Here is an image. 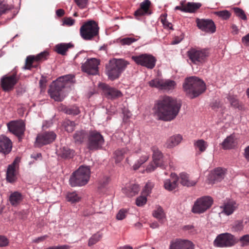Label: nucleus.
Listing matches in <instances>:
<instances>
[{
	"instance_id": "obj_47",
	"label": "nucleus",
	"mask_w": 249,
	"mask_h": 249,
	"mask_svg": "<svg viewBox=\"0 0 249 249\" xmlns=\"http://www.w3.org/2000/svg\"><path fill=\"white\" fill-rule=\"evenodd\" d=\"M149 159V156L144 155L142 156L137 162L133 165V169L137 170L142 164L144 163Z\"/></svg>"
},
{
	"instance_id": "obj_57",
	"label": "nucleus",
	"mask_w": 249,
	"mask_h": 249,
	"mask_svg": "<svg viewBox=\"0 0 249 249\" xmlns=\"http://www.w3.org/2000/svg\"><path fill=\"white\" fill-rule=\"evenodd\" d=\"M8 239L4 236L0 235V247H5L8 245Z\"/></svg>"
},
{
	"instance_id": "obj_10",
	"label": "nucleus",
	"mask_w": 249,
	"mask_h": 249,
	"mask_svg": "<svg viewBox=\"0 0 249 249\" xmlns=\"http://www.w3.org/2000/svg\"><path fill=\"white\" fill-rule=\"evenodd\" d=\"M132 59L138 65L152 69L156 63V59L152 55L147 53L141 54L132 56Z\"/></svg>"
},
{
	"instance_id": "obj_44",
	"label": "nucleus",
	"mask_w": 249,
	"mask_h": 249,
	"mask_svg": "<svg viewBox=\"0 0 249 249\" xmlns=\"http://www.w3.org/2000/svg\"><path fill=\"white\" fill-rule=\"evenodd\" d=\"M13 9L11 5H9L3 1H0V17L8 13Z\"/></svg>"
},
{
	"instance_id": "obj_46",
	"label": "nucleus",
	"mask_w": 249,
	"mask_h": 249,
	"mask_svg": "<svg viewBox=\"0 0 249 249\" xmlns=\"http://www.w3.org/2000/svg\"><path fill=\"white\" fill-rule=\"evenodd\" d=\"M73 77L71 75H67L59 77L56 82H60L63 83L64 88L65 87L66 84L67 82L72 80Z\"/></svg>"
},
{
	"instance_id": "obj_6",
	"label": "nucleus",
	"mask_w": 249,
	"mask_h": 249,
	"mask_svg": "<svg viewBox=\"0 0 249 249\" xmlns=\"http://www.w3.org/2000/svg\"><path fill=\"white\" fill-rule=\"evenodd\" d=\"M87 148L90 151L101 149L104 144L103 136L96 130H90L88 133Z\"/></svg>"
},
{
	"instance_id": "obj_40",
	"label": "nucleus",
	"mask_w": 249,
	"mask_h": 249,
	"mask_svg": "<svg viewBox=\"0 0 249 249\" xmlns=\"http://www.w3.org/2000/svg\"><path fill=\"white\" fill-rule=\"evenodd\" d=\"M194 146L196 148H198L201 152H203L206 150L208 144L206 142L201 139L195 141Z\"/></svg>"
},
{
	"instance_id": "obj_45",
	"label": "nucleus",
	"mask_w": 249,
	"mask_h": 249,
	"mask_svg": "<svg viewBox=\"0 0 249 249\" xmlns=\"http://www.w3.org/2000/svg\"><path fill=\"white\" fill-rule=\"evenodd\" d=\"M215 14L224 20L229 19L231 16V13L227 10L217 11L215 13Z\"/></svg>"
},
{
	"instance_id": "obj_61",
	"label": "nucleus",
	"mask_w": 249,
	"mask_h": 249,
	"mask_svg": "<svg viewBox=\"0 0 249 249\" xmlns=\"http://www.w3.org/2000/svg\"><path fill=\"white\" fill-rule=\"evenodd\" d=\"M243 43L246 46H249V33L242 38Z\"/></svg>"
},
{
	"instance_id": "obj_35",
	"label": "nucleus",
	"mask_w": 249,
	"mask_h": 249,
	"mask_svg": "<svg viewBox=\"0 0 249 249\" xmlns=\"http://www.w3.org/2000/svg\"><path fill=\"white\" fill-rule=\"evenodd\" d=\"M73 45L69 43H60L55 46L57 53L61 55H65L69 48H72Z\"/></svg>"
},
{
	"instance_id": "obj_22",
	"label": "nucleus",
	"mask_w": 249,
	"mask_h": 249,
	"mask_svg": "<svg viewBox=\"0 0 249 249\" xmlns=\"http://www.w3.org/2000/svg\"><path fill=\"white\" fill-rule=\"evenodd\" d=\"M170 249H194L193 244L188 240H177L171 244Z\"/></svg>"
},
{
	"instance_id": "obj_5",
	"label": "nucleus",
	"mask_w": 249,
	"mask_h": 249,
	"mask_svg": "<svg viewBox=\"0 0 249 249\" xmlns=\"http://www.w3.org/2000/svg\"><path fill=\"white\" fill-rule=\"evenodd\" d=\"M90 171L88 166H80L71 175L69 183L71 187L82 186L88 182L90 178Z\"/></svg>"
},
{
	"instance_id": "obj_41",
	"label": "nucleus",
	"mask_w": 249,
	"mask_h": 249,
	"mask_svg": "<svg viewBox=\"0 0 249 249\" xmlns=\"http://www.w3.org/2000/svg\"><path fill=\"white\" fill-rule=\"evenodd\" d=\"M81 197L75 192H70L67 195V200L71 203H76L80 200Z\"/></svg>"
},
{
	"instance_id": "obj_30",
	"label": "nucleus",
	"mask_w": 249,
	"mask_h": 249,
	"mask_svg": "<svg viewBox=\"0 0 249 249\" xmlns=\"http://www.w3.org/2000/svg\"><path fill=\"white\" fill-rule=\"evenodd\" d=\"M16 165L17 163L15 160L12 164L8 166L7 168L6 178L7 180L10 182H13L15 180Z\"/></svg>"
},
{
	"instance_id": "obj_62",
	"label": "nucleus",
	"mask_w": 249,
	"mask_h": 249,
	"mask_svg": "<svg viewBox=\"0 0 249 249\" xmlns=\"http://www.w3.org/2000/svg\"><path fill=\"white\" fill-rule=\"evenodd\" d=\"M109 181V178L106 177L100 183V187L104 188L107 185Z\"/></svg>"
},
{
	"instance_id": "obj_49",
	"label": "nucleus",
	"mask_w": 249,
	"mask_h": 249,
	"mask_svg": "<svg viewBox=\"0 0 249 249\" xmlns=\"http://www.w3.org/2000/svg\"><path fill=\"white\" fill-rule=\"evenodd\" d=\"M229 101H230L231 105L235 108H239L240 107V103L238 100L235 97L229 95L228 98Z\"/></svg>"
},
{
	"instance_id": "obj_53",
	"label": "nucleus",
	"mask_w": 249,
	"mask_h": 249,
	"mask_svg": "<svg viewBox=\"0 0 249 249\" xmlns=\"http://www.w3.org/2000/svg\"><path fill=\"white\" fill-rule=\"evenodd\" d=\"M153 187V184L151 182H148L146 184L144 189L142 191V194L144 195H148L151 192V190Z\"/></svg>"
},
{
	"instance_id": "obj_39",
	"label": "nucleus",
	"mask_w": 249,
	"mask_h": 249,
	"mask_svg": "<svg viewBox=\"0 0 249 249\" xmlns=\"http://www.w3.org/2000/svg\"><path fill=\"white\" fill-rule=\"evenodd\" d=\"M103 234L100 232L93 234L89 240L88 246L91 247L99 242L102 238Z\"/></svg>"
},
{
	"instance_id": "obj_21",
	"label": "nucleus",
	"mask_w": 249,
	"mask_h": 249,
	"mask_svg": "<svg viewBox=\"0 0 249 249\" xmlns=\"http://www.w3.org/2000/svg\"><path fill=\"white\" fill-rule=\"evenodd\" d=\"M151 2L149 0H144L140 3V8L134 13V16L138 19L140 17L145 15H151L152 12L150 10Z\"/></svg>"
},
{
	"instance_id": "obj_11",
	"label": "nucleus",
	"mask_w": 249,
	"mask_h": 249,
	"mask_svg": "<svg viewBox=\"0 0 249 249\" xmlns=\"http://www.w3.org/2000/svg\"><path fill=\"white\" fill-rule=\"evenodd\" d=\"M149 86L152 88H156L160 90L169 91L175 89L176 82L170 79H160L156 78L151 80L148 83Z\"/></svg>"
},
{
	"instance_id": "obj_55",
	"label": "nucleus",
	"mask_w": 249,
	"mask_h": 249,
	"mask_svg": "<svg viewBox=\"0 0 249 249\" xmlns=\"http://www.w3.org/2000/svg\"><path fill=\"white\" fill-rule=\"evenodd\" d=\"M240 242L242 246H247L249 245V234H246L242 236L240 239Z\"/></svg>"
},
{
	"instance_id": "obj_16",
	"label": "nucleus",
	"mask_w": 249,
	"mask_h": 249,
	"mask_svg": "<svg viewBox=\"0 0 249 249\" xmlns=\"http://www.w3.org/2000/svg\"><path fill=\"white\" fill-rule=\"evenodd\" d=\"M100 61L97 59L92 58L88 59L82 64L81 69L82 71L89 74L96 75L98 73V65Z\"/></svg>"
},
{
	"instance_id": "obj_25",
	"label": "nucleus",
	"mask_w": 249,
	"mask_h": 249,
	"mask_svg": "<svg viewBox=\"0 0 249 249\" xmlns=\"http://www.w3.org/2000/svg\"><path fill=\"white\" fill-rule=\"evenodd\" d=\"M140 188L138 184H130L123 189V192L128 197H132L137 195L140 191Z\"/></svg>"
},
{
	"instance_id": "obj_33",
	"label": "nucleus",
	"mask_w": 249,
	"mask_h": 249,
	"mask_svg": "<svg viewBox=\"0 0 249 249\" xmlns=\"http://www.w3.org/2000/svg\"><path fill=\"white\" fill-rule=\"evenodd\" d=\"M22 199V196L21 193L18 192L12 193L9 196V201L13 206L18 205Z\"/></svg>"
},
{
	"instance_id": "obj_28",
	"label": "nucleus",
	"mask_w": 249,
	"mask_h": 249,
	"mask_svg": "<svg viewBox=\"0 0 249 249\" xmlns=\"http://www.w3.org/2000/svg\"><path fill=\"white\" fill-rule=\"evenodd\" d=\"M127 148H123L117 149L113 153V159L116 163H120L124 158V155L128 152Z\"/></svg>"
},
{
	"instance_id": "obj_12",
	"label": "nucleus",
	"mask_w": 249,
	"mask_h": 249,
	"mask_svg": "<svg viewBox=\"0 0 249 249\" xmlns=\"http://www.w3.org/2000/svg\"><path fill=\"white\" fill-rule=\"evenodd\" d=\"M234 244V236L229 233L219 234L213 241L214 246L219 248L231 247Z\"/></svg>"
},
{
	"instance_id": "obj_26",
	"label": "nucleus",
	"mask_w": 249,
	"mask_h": 249,
	"mask_svg": "<svg viewBox=\"0 0 249 249\" xmlns=\"http://www.w3.org/2000/svg\"><path fill=\"white\" fill-rule=\"evenodd\" d=\"M237 144L236 139L233 135L227 137L222 143L223 149H230L234 147Z\"/></svg>"
},
{
	"instance_id": "obj_56",
	"label": "nucleus",
	"mask_w": 249,
	"mask_h": 249,
	"mask_svg": "<svg viewBox=\"0 0 249 249\" xmlns=\"http://www.w3.org/2000/svg\"><path fill=\"white\" fill-rule=\"evenodd\" d=\"M135 39L132 37H125L121 40V43L122 45H129L135 41Z\"/></svg>"
},
{
	"instance_id": "obj_24",
	"label": "nucleus",
	"mask_w": 249,
	"mask_h": 249,
	"mask_svg": "<svg viewBox=\"0 0 249 249\" xmlns=\"http://www.w3.org/2000/svg\"><path fill=\"white\" fill-rule=\"evenodd\" d=\"M171 178L166 179L164 182V186L165 189L172 191L175 189L178 185V178L175 174L172 173Z\"/></svg>"
},
{
	"instance_id": "obj_64",
	"label": "nucleus",
	"mask_w": 249,
	"mask_h": 249,
	"mask_svg": "<svg viewBox=\"0 0 249 249\" xmlns=\"http://www.w3.org/2000/svg\"><path fill=\"white\" fill-rule=\"evenodd\" d=\"M180 4H181V6H177L175 7V9L176 10H180L181 11L185 12V11H184V10H186V9L185 4H183V2H181L180 3Z\"/></svg>"
},
{
	"instance_id": "obj_54",
	"label": "nucleus",
	"mask_w": 249,
	"mask_h": 249,
	"mask_svg": "<svg viewBox=\"0 0 249 249\" xmlns=\"http://www.w3.org/2000/svg\"><path fill=\"white\" fill-rule=\"evenodd\" d=\"M74 1L80 9H84L87 7L88 0H74Z\"/></svg>"
},
{
	"instance_id": "obj_60",
	"label": "nucleus",
	"mask_w": 249,
	"mask_h": 249,
	"mask_svg": "<svg viewBox=\"0 0 249 249\" xmlns=\"http://www.w3.org/2000/svg\"><path fill=\"white\" fill-rule=\"evenodd\" d=\"M69 247L68 245H63L59 246H52L45 249H69Z\"/></svg>"
},
{
	"instance_id": "obj_14",
	"label": "nucleus",
	"mask_w": 249,
	"mask_h": 249,
	"mask_svg": "<svg viewBox=\"0 0 249 249\" xmlns=\"http://www.w3.org/2000/svg\"><path fill=\"white\" fill-rule=\"evenodd\" d=\"M56 135L53 131H46L37 135L35 145L41 147L53 142L56 139Z\"/></svg>"
},
{
	"instance_id": "obj_4",
	"label": "nucleus",
	"mask_w": 249,
	"mask_h": 249,
	"mask_svg": "<svg viewBox=\"0 0 249 249\" xmlns=\"http://www.w3.org/2000/svg\"><path fill=\"white\" fill-rule=\"evenodd\" d=\"M129 63L123 59L113 58L106 66V73L111 80L118 78Z\"/></svg>"
},
{
	"instance_id": "obj_52",
	"label": "nucleus",
	"mask_w": 249,
	"mask_h": 249,
	"mask_svg": "<svg viewBox=\"0 0 249 249\" xmlns=\"http://www.w3.org/2000/svg\"><path fill=\"white\" fill-rule=\"evenodd\" d=\"M127 213L128 211L126 209H121L116 215V218L119 220H123L125 218Z\"/></svg>"
},
{
	"instance_id": "obj_17",
	"label": "nucleus",
	"mask_w": 249,
	"mask_h": 249,
	"mask_svg": "<svg viewBox=\"0 0 249 249\" xmlns=\"http://www.w3.org/2000/svg\"><path fill=\"white\" fill-rule=\"evenodd\" d=\"M8 130L18 137L22 136L25 130V124L22 120L13 121L7 124Z\"/></svg>"
},
{
	"instance_id": "obj_51",
	"label": "nucleus",
	"mask_w": 249,
	"mask_h": 249,
	"mask_svg": "<svg viewBox=\"0 0 249 249\" xmlns=\"http://www.w3.org/2000/svg\"><path fill=\"white\" fill-rule=\"evenodd\" d=\"M243 222L239 220L235 221L232 226L233 230L235 231H241L243 230Z\"/></svg>"
},
{
	"instance_id": "obj_3",
	"label": "nucleus",
	"mask_w": 249,
	"mask_h": 249,
	"mask_svg": "<svg viewBox=\"0 0 249 249\" xmlns=\"http://www.w3.org/2000/svg\"><path fill=\"white\" fill-rule=\"evenodd\" d=\"M100 28L97 22L89 20L81 26L79 32L81 37L85 40H98Z\"/></svg>"
},
{
	"instance_id": "obj_63",
	"label": "nucleus",
	"mask_w": 249,
	"mask_h": 249,
	"mask_svg": "<svg viewBox=\"0 0 249 249\" xmlns=\"http://www.w3.org/2000/svg\"><path fill=\"white\" fill-rule=\"evenodd\" d=\"M161 21L163 23V25L165 28H168L170 29H172V25L171 23L169 22L166 19H161Z\"/></svg>"
},
{
	"instance_id": "obj_58",
	"label": "nucleus",
	"mask_w": 249,
	"mask_h": 249,
	"mask_svg": "<svg viewBox=\"0 0 249 249\" xmlns=\"http://www.w3.org/2000/svg\"><path fill=\"white\" fill-rule=\"evenodd\" d=\"M75 23V20L71 18H67L64 20V23L68 26H71Z\"/></svg>"
},
{
	"instance_id": "obj_20",
	"label": "nucleus",
	"mask_w": 249,
	"mask_h": 249,
	"mask_svg": "<svg viewBox=\"0 0 249 249\" xmlns=\"http://www.w3.org/2000/svg\"><path fill=\"white\" fill-rule=\"evenodd\" d=\"M196 23L198 28L203 31L211 33L215 32V25L211 19H197Z\"/></svg>"
},
{
	"instance_id": "obj_36",
	"label": "nucleus",
	"mask_w": 249,
	"mask_h": 249,
	"mask_svg": "<svg viewBox=\"0 0 249 249\" xmlns=\"http://www.w3.org/2000/svg\"><path fill=\"white\" fill-rule=\"evenodd\" d=\"M202 6L200 3H195L188 2L185 4L186 9L184 10L186 13H195Z\"/></svg>"
},
{
	"instance_id": "obj_38",
	"label": "nucleus",
	"mask_w": 249,
	"mask_h": 249,
	"mask_svg": "<svg viewBox=\"0 0 249 249\" xmlns=\"http://www.w3.org/2000/svg\"><path fill=\"white\" fill-rule=\"evenodd\" d=\"M153 215L161 223L163 222V220L165 217V215L163 209L159 206L157 210L154 211Z\"/></svg>"
},
{
	"instance_id": "obj_37",
	"label": "nucleus",
	"mask_w": 249,
	"mask_h": 249,
	"mask_svg": "<svg viewBox=\"0 0 249 249\" xmlns=\"http://www.w3.org/2000/svg\"><path fill=\"white\" fill-rule=\"evenodd\" d=\"M225 171L221 168L215 169L213 173V179L215 181H220L224 178Z\"/></svg>"
},
{
	"instance_id": "obj_18",
	"label": "nucleus",
	"mask_w": 249,
	"mask_h": 249,
	"mask_svg": "<svg viewBox=\"0 0 249 249\" xmlns=\"http://www.w3.org/2000/svg\"><path fill=\"white\" fill-rule=\"evenodd\" d=\"M48 55V53L45 51L41 52L36 56L29 55L27 56L26 59L25 68L26 69L30 70L33 67H36V65L34 66L33 63L34 62H40L46 60Z\"/></svg>"
},
{
	"instance_id": "obj_34",
	"label": "nucleus",
	"mask_w": 249,
	"mask_h": 249,
	"mask_svg": "<svg viewBox=\"0 0 249 249\" xmlns=\"http://www.w3.org/2000/svg\"><path fill=\"white\" fill-rule=\"evenodd\" d=\"M88 137V133L84 130L77 131L73 134V138L75 142L81 143Z\"/></svg>"
},
{
	"instance_id": "obj_8",
	"label": "nucleus",
	"mask_w": 249,
	"mask_h": 249,
	"mask_svg": "<svg viewBox=\"0 0 249 249\" xmlns=\"http://www.w3.org/2000/svg\"><path fill=\"white\" fill-rule=\"evenodd\" d=\"M213 203V198L205 196L198 198L194 203L192 212L195 213H202L209 209Z\"/></svg>"
},
{
	"instance_id": "obj_50",
	"label": "nucleus",
	"mask_w": 249,
	"mask_h": 249,
	"mask_svg": "<svg viewBox=\"0 0 249 249\" xmlns=\"http://www.w3.org/2000/svg\"><path fill=\"white\" fill-rule=\"evenodd\" d=\"M233 10L236 16L241 18L243 20L247 19L246 15H245L244 11L242 9L236 7L234 8Z\"/></svg>"
},
{
	"instance_id": "obj_9",
	"label": "nucleus",
	"mask_w": 249,
	"mask_h": 249,
	"mask_svg": "<svg viewBox=\"0 0 249 249\" xmlns=\"http://www.w3.org/2000/svg\"><path fill=\"white\" fill-rule=\"evenodd\" d=\"M18 80L19 78L16 72L3 76L1 78L0 82L2 90L5 92L12 90Z\"/></svg>"
},
{
	"instance_id": "obj_1",
	"label": "nucleus",
	"mask_w": 249,
	"mask_h": 249,
	"mask_svg": "<svg viewBox=\"0 0 249 249\" xmlns=\"http://www.w3.org/2000/svg\"><path fill=\"white\" fill-rule=\"evenodd\" d=\"M181 104L177 99L165 96L158 100L155 106V114L159 120L171 121L178 115Z\"/></svg>"
},
{
	"instance_id": "obj_2",
	"label": "nucleus",
	"mask_w": 249,
	"mask_h": 249,
	"mask_svg": "<svg viewBox=\"0 0 249 249\" xmlns=\"http://www.w3.org/2000/svg\"><path fill=\"white\" fill-rule=\"evenodd\" d=\"M183 87L186 93L191 96L192 98L199 96L206 90L204 82L195 76L186 78Z\"/></svg>"
},
{
	"instance_id": "obj_19",
	"label": "nucleus",
	"mask_w": 249,
	"mask_h": 249,
	"mask_svg": "<svg viewBox=\"0 0 249 249\" xmlns=\"http://www.w3.org/2000/svg\"><path fill=\"white\" fill-rule=\"evenodd\" d=\"M100 88L102 89L104 95L109 99H115L123 95L120 90L106 84H101Z\"/></svg>"
},
{
	"instance_id": "obj_32",
	"label": "nucleus",
	"mask_w": 249,
	"mask_h": 249,
	"mask_svg": "<svg viewBox=\"0 0 249 249\" xmlns=\"http://www.w3.org/2000/svg\"><path fill=\"white\" fill-rule=\"evenodd\" d=\"M179 180L182 185L187 187L194 186L197 182L196 180L190 179L188 175L184 173L180 174Z\"/></svg>"
},
{
	"instance_id": "obj_27",
	"label": "nucleus",
	"mask_w": 249,
	"mask_h": 249,
	"mask_svg": "<svg viewBox=\"0 0 249 249\" xmlns=\"http://www.w3.org/2000/svg\"><path fill=\"white\" fill-rule=\"evenodd\" d=\"M238 205L234 201L230 200L224 204L223 212L227 215H230L235 211Z\"/></svg>"
},
{
	"instance_id": "obj_29",
	"label": "nucleus",
	"mask_w": 249,
	"mask_h": 249,
	"mask_svg": "<svg viewBox=\"0 0 249 249\" xmlns=\"http://www.w3.org/2000/svg\"><path fill=\"white\" fill-rule=\"evenodd\" d=\"M58 152V156L64 159L72 158L74 155V151L67 146L60 148Z\"/></svg>"
},
{
	"instance_id": "obj_43",
	"label": "nucleus",
	"mask_w": 249,
	"mask_h": 249,
	"mask_svg": "<svg viewBox=\"0 0 249 249\" xmlns=\"http://www.w3.org/2000/svg\"><path fill=\"white\" fill-rule=\"evenodd\" d=\"M63 111L69 115H76L80 113V110L77 107L72 106L70 107H65Z\"/></svg>"
},
{
	"instance_id": "obj_42",
	"label": "nucleus",
	"mask_w": 249,
	"mask_h": 249,
	"mask_svg": "<svg viewBox=\"0 0 249 249\" xmlns=\"http://www.w3.org/2000/svg\"><path fill=\"white\" fill-rule=\"evenodd\" d=\"M63 125L66 131L68 132H71L74 129L75 124L73 121L67 120L63 122Z\"/></svg>"
},
{
	"instance_id": "obj_13",
	"label": "nucleus",
	"mask_w": 249,
	"mask_h": 249,
	"mask_svg": "<svg viewBox=\"0 0 249 249\" xmlns=\"http://www.w3.org/2000/svg\"><path fill=\"white\" fill-rule=\"evenodd\" d=\"M151 150L153 152V163H151L147 167L146 170L148 172L153 171L157 167H162L163 166V155L159 148L154 146L151 147Z\"/></svg>"
},
{
	"instance_id": "obj_7",
	"label": "nucleus",
	"mask_w": 249,
	"mask_h": 249,
	"mask_svg": "<svg viewBox=\"0 0 249 249\" xmlns=\"http://www.w3.org/2000/svg\"><path fill=\"white\" fill-rule=\"evenodd\" d=\"M187 55L193 64L199 65L205 61L208 52L205 49L191 48L187 51Z\"/></svg>"
},
{
	"instance_id": "obj_48",
	"label": "nucleus",
	"mask_w": 249,
	"mask_h": 249,
	"mask_svg": "<svg viewBox=\"0 0 249 249\" xmlns=\"http://www.w3.org/2000/svg\"><path fill=\"white\" fill-rule=\"evenodd\" d=\"M146 196L142 194V196L138 197L136 200V204L139 207L142 206L145 204L147 201Z\"/></svg>"
},
{
	"instance_id": "obj_31",
	"label": "nucleus",
	"mask_w": 249,
	"mask_h": 249,
	"mask_svg": "<svg viewBox=\"0 0 249 249\" xmlns=\"http://www.w3.org/2000/svg\"><path fill=\"white\" fill-rule=\"evenodd\" d=\"M182 139L180 135H176L170 137L166 142V147L168 148H172L178 144Z\"/></svg>"
},
{
	"instance_id": "obj_59",
	"label": "nucleus",
	"mask_w": 249,
	"mask_h": 249,
	"mask_svg": "<svg viewBox=\"0 0 249 249\" xmlns=\"http://www.w3.org/2000/svg\"><path fill=\"white\" fill-rule=\"evenodd\" d=\"M183 230L188 231L190 233L194 234L195 231L194 227L192 225H186L183 227Z\"/></svg>"
},
{
	"instance_id": "obj_15",
	"label": "nucleus",
	"mask_w": 249,
	"mask_h": 249,
	"mask_svg": "<svg viewBox=\"0 0 249 249\" xmlns=\"http://www.w3.org/2000/svg\"><path fill=\"white\" fill-rule=\"evenodd\" d=\"M63 89L64 88L63 83L55 82L54 84L50 86L48 93L51 98L55 101H62L64 98L63 92Z\"/></svg>"
},
{
	"instance_id": "obj_23",
	"label": "nucleus",
	"mask_w": 249,
	"mask_h": 249,
	"mask_svg": "<svg viewBox=\"0 0 249 249\" xmlns=\"http://www.w3.org/2000/svg\"><path fill=\"white\" fill-rule=\"evenodd\" d=\"M12 142L7 137L0 136V152L4 154L9 153L12 149Z\"/></svg>"
}]
</instances>
